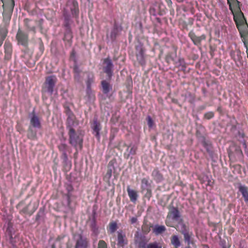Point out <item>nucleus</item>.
Returning <instances> with one entry per match:
<instances>
[{
	"mask_svg": "<svg viewBox=\"0 0 248 248\" xmlns=\"http://www.w3.org/2000/svg\"><path fill=\"white\" fill-rule=\"evenodd\" d=\"M31 123L32 125L35 127H41V123L38 117L35 114L34 111L32 112V116L31 120Z\"/></svg>",
	"mask_w": 248,
	"mask_h": 248,
	"instance_id": "nucleus-8",
	"label": "nucleus"
},
{
	"mask_svg": "<svg viewBox=\"0 0 248 248\" xmlns=\"http://www.w3.org/2000/svg\"><path fill=\"white\" fill-rule=\"evenodd\" d=\"M182 233L184 234L185 240L189 244L190 242V239H191L190 234H189V233L188 232H187L186 231L185 232H183Z\"/></svg>",
	"mask_w": 248,
	"mask_h": 248,
	"instance_id": "nucleus-20",
	"label": "nucleus"
},
{
	"mask_svg": "<svg viewBox=\"0 0 248 248\" xmlns=\"http://www.w3.org/2000/svg\"><path fill=\"white\" fill-rule=\"evenodd\" d=\"M145 244V243H140V247L144 248Z\"/></svg>",
	"mask_w": 248,
	"mask_h": 248,
	"instance_id": "nucleus-27",
	"label": "nucleus"
},
{
	"mask_svg": "<svg viewBox=\"0 0 248 248\" xmlns=\"http://www.w3.org/2000/svg\"><path fill=\"white\" fill-rule=\"evenodd\" d=\"M101 85L103 89V92L105 94L108 93L110 90L112 89V87L109 83L105 80L101 81Z\"/></svg>",
	"mask_w": 248,
	"mask_h": 248,
	"instance_id": "nucleus-9",
	"label": "nucleus"
},
{
	"mask_svg": "<svg viewBox=\"0 0 248 248\" xmlns=\"http://www.w3.org/2000/svg\"><path fill=\"white\" fill-rule=\"evenodd\" d=\"M171 242L176 248L180 246V242L178 237L177 235H173L171 238Z\"/></svg>",
	"mask_w": 248,
	"mask_h": 248,
	"instance_id": "nucleus-16",
	"label": "nucleus"
},
{
	"mask_svg": "<svg viewBox=\"0 0 248 248\" xmlns=\"http://www.w3.org/2000/svg\"><path fill=\"white\" fill-rule=\"evenodd\" d=\"M93 131L96 132V136L99 138V131L100 130V124L97 121V119L94 120L93 121Z\"/></svg>",
	"mask_w": 248,
	"mask_h": 248,
	"instance_id": "nucleus-12",
	"label": "nucleus"
},
{
	"mask_svg": "<svg viewBox=\"0 0 248 248\" xmlns=\"http://www.w3.org/2000/svg\"><path fill=\"white\" fill-rule=\"evenodd\" d=\"M170 214L172 216L173 219H177L180 217L179 210L176 207H172Z\"/></svg>",
	"mask_w": 248,
	"mask_h": 248,
	"instance_id": "nucleus-13",
	"label": "nucleus"
},
{
	"mask_svg": "<svg viewBox=\"0 0 248 248\" xmlns=\"http://www.w3.org/2000/svg\"><path fill=\"white\" fill-rule=\"evenodd\" d=\"M97 248H108L107 244L104 240H99L98 242Z\"/></svg>",
	"mask_w": 248,
	"mask_h": 248,
	"instance_id": "nucleus-18",
	"label": "nucleus"
},
{
	"mask_svg": "<svg viewBox=\"0 0 248 248\" xmlns=\"http://www.w3.org/2000/svg\"><path fill=\"white\" fill-rule=\"evenodd\" d=\"M127 192L130 200L133 202H135L138 197L137 192L128 187Z\"/></svg>",
	"mask_w": 248,
	"mask_h": 248,
	"instance_id": "nucleus-10",
	"label": "nucleus"
},
{
	"mask_svg": "<svg viewBox=\"0 0 248 248\" xmlns=\"http://www.w3.org/2000/svg\"><path fill=\"white\" fill-rule=\"evenodd\" d=\"M77 236L78 238L76 241L75 248H88L89 241L87 238L84 237L81 234H78Z\"/></svg>",
	"mask_w": 248,
	"mask_h": 248,
	"instance_id": "nucleus-3",
	"label": "nucleus"
},
{
	"mask_svg": "<svg viewBox=\"0 0 248 248\" xmlns=\"http://www.w3.org/2000/svg\"><path fill=\"white\" fill-rule=\"evenodd\" d=\"M234 20L235 22L237 28L239 29L241 26H245L246 21L242 12H240L234 16Z\"/></svg>",
	"mask_w": 248,
	"mask_h": 248,
	"instance_id": "nucleus-5",
	"label": "nucleus"
},
{
	"mask_svg": "<svg viewBox=\"0 0 248 248\" xmlns=\"http://www.w3.org/2000/svg\"><path fill=\"white\" fill-rule=\"evenodd\" d=\"M18 42L22 45H27L28 44V35L21 31H18L16 35Z\"/></svg>",
	"mask_w": 248,
	"mask_h": 248,
	"instance_id": "nucleus-6",
	"label": "nucleus"
},
{
	"mask_svg": "<svg viewBox=\"0 0 248 248\" xmlns=\"http://www.w3.org/2000/svg\"><path fill=\"white\" fill-rule=\"evenodd\" d=\"M247 54H248V52L247 51Z\"/></svg>",
	"mask_w": 248,
	"mask_h": 248,
	"instance_id": "nucleus-31",
	"label": "nucleus"
},
{
	"mask_svg": "<svg viewBox=\"0 0 248 248\" xmlns=\"http://www.w3.org/2000/svg\"><path fill=\"white\" fill-rule=\"evenodd\" d=\"M137 218L136 217H133L131 219V223H135L137 222Z\"/></svg>",
	"mask_w": 248,
	"mask_h": 248,
	"instance_id": "nucleus-24",
	"label": "nucleus"
},
{
	"mask_svg": "<svg viewBox=\"0 0 248 248\" xmlns=\"http://www.w3.org/2000/svg\"><path fill=\"white\" fill-rule=\"evenodd\" d=\"M56 79L53 76H49L46 78L45 84L47 88V91L50 93L53 92Z\"/></svg>",
	"mask_w": 248,
	"mask_h": 248,
	"instance_id": "nucleus-4",
	"label": "nucleus"
},
{
	"mask_svg": "<svg viewBox=\"0 0 248 248\" xmlns=\"http://www.w3.org/2000/svg\"><path fill=\"white\" fill-rule=\"evenodd\" d=\"M66 124L69 130V143L74 146H81L83 141L82 138L76 132L73 127L75 125H78L76 118L74 116H69L67 119Z\"/></svg>",
	"mask_w": 248,
	"mask_h": 248,
	"instance_id": "nucleus-1",
	"label": "nucleus"
},
{
	"mask_svg": "<svg viewBox=\"0 0 248 248\" xmlns=\"http://www.w3.org/2000/svg\"><path fill=\"white\" fill-rule=\"evenodd\" d=\"M163 248H165V247H164Z\"/></svg>",
	"mask_w": 248,
	"mask_h": 248,
	"instance_id": "nucleus-32",
	"label": "nucleus"
},
{
	"mask_svg": "<svg viewBox=\"0 0 248 248\" xmlns=\"http://www.w3.org/2000/svg\"><path fill=\"white\" fill-rule=\"evenodd\" d=\"M184 0H177L179 2H182Z\"/></svg>",
	"mask_w": 248,
	"mask_h": 248,
	"instance_id": "nucleus-30",
	"label": "nucleus"
},
{
	"mask_svg": "<svg viewBox=\"0 0 248 248\" xmlns=\"http://www.w3.org/2000/svg\"><path fill=\"white\" fill-rule=\"evenodd\" d=\"M74 70V71L76 73L79 72L78 66L77 65L75 66Z\"/></svg>",
	"mask_w": 248,
	"mask_h": 248,
	"instance_id": "nucleus-25",
	"label": "nucleus"
},
{
	"mask_svg": "<svg viewBox=\"0 0 248 248\" xmlns=\"http://www.w3.org/2000/svg\"><path fill=\"white\" fill-rule=\"evenodd\" d=\"M239 190L241 192L243 196L245 198L246 202H248V188L246 186H240L239 187Z\"/></svg>",
	"mask_w": 248,
	"mask_h": 248,
	"instance_id": "nucleus-11",
	"label": "nucleus"
},
{
	"mask_svg": "<svg viewBox=\"0 0 248 248\" xmlns=\"http://www.w3.org/2000/svg\"><path fill=\"white\" fill-rule=\"evenodd\" d=\"M118 234V245L123 247L124 245L127 244V240L125 238V235L122 231L117 232Z\"/></svg>",
	"mask_w": 248,
	"mask_h": 248,
	"instance_id": "nucleus-7",
	"label": "nucleus"
},
{
	"mask_svg": "<svg viewBox=\"0 0 248 248\" xmlns=\"http://www.w3.org/2000/svg\"><path fill=\"white\" fill-rule=\"evenodd\" d=\"M166 228L164 226H155L153 230V232L155 234L158 235L165 232Z\"/></svg>",
	"mask_w": 248,
	"mask_h": 248,
	"instance_id": "nucleus-14",
	"label": "nucleus"
},
{
	"mask_svg": "<svg viewBox=\"0 0 248 248\" xmlns=\"http://www.w3.org/2000/svg\"><path fill=\"white\" fill-rule=\"evenodd\" d=\"M214 115V114L212 112H208L205 114L204 115V118L206 119H210L213 117Z\"/></svg>",
	"mask_w": 248,
	"mask_h": 248,
	"instance_id": "nucleus-23",
	"label": "nucleus"
},
{
	"mask_svg": "<svg viewBox=\"0 0 248 248\" xmlns=\"http://www.w3.org/2000/svg\"><path fill=\"white\" fill-rule=\"evenodd\" d=\"M147 248H162V246L159 245L157 242H154L149 244Z\"/></svg>",
	"mask_w": 248,
	"mask_h": 248,
	"instance_id": "nucleus-19",
	"label": "nucleus"
},
{
	"mask_svg": "<svg viewBox=\"0 0 248 248\" xmlns=\"http://www.w3.org/2000/svg\"><path fill=\"white\" fill-rule=\"evenodd\" d=\"M191 39L195 45H199L201 44V39L199 37H196V36H193L191 37Z\"/></svg>",
	"mask_w": 248,
	"mask_h": 248,
	"instance_id": "nucleus-21",
	"label": "nucleus"
},
{
	"mask_svg": "<svg viewBox=\"0 0 248 248\" xmlns=\"http://www.w3.org/2000/svg\"><path fill=\"white\" fill-rule=\"evenodd\" d=\"M2 43H3V40H0V46H1V45L2 44Z\"/></svg>",
	"mask_w": 248,
	"mask_h": 248,
	"instance_id": "nucleus-28",
	"label": "nucleus"
},
{
	"mask_svg": "<svg viewBox=\"0 0 248 248\" xmlns=\"http://www.w3.org/2000/svg\"><path fill=\"white\" fill-rule=\"evenodd\" d=\"M3 2V6L8 7L10 9H13L15 5L14 0H1Z\"/></svg>",
	"mask_w": 248,
	"mask_h": 248,
	"instance_id": "nucleus-15",
	"label": "nucleus"
},
{
	"mask_svg": "<svg viewBox=\"0 0 248 248\" xmlns=\"http://www.w3.org/2000/svg\"><path fill=\"white\" fill-rule=\"evenodd\" d=\"M147 122H148V126L150 127H152L154 125V121L152 119L151 117L150 116H148L147 117Z\"/></svg>",
	"mask_w": 248,
	"mask_h": 248,
	"instance_id": "nucleus-22",
	"label": "nucleus"
},
{
	"mask_svg": "<svg viewBox=\"0 0 248 248\" xmlns=\"http://www.w3.org/2000/svg\"><path fill=\"white\" fill-rule=\"evenodd\" d=\"M109 228L111 233L114 232L118 228L117 223L115 222H110L109 224Z\"/></svg>",
	"mask_w": 248,
	"mask_h": 248,
	"instance_id": "nucleus-17",
	"label": "nucleus"
},
{
	"mask_svg": "<svg viewBox=\"0 0 248 248\" xmlns=\"http://www.w3.org/2000/svg\"><path fill=\"white\" fill-rule=\"evenodd\" d=\"M140 54L141 56L143 57L144 56V50L142 48L140 49Z\"/></svg>",
	"mask_w": 248,
	"mask_h": 248,
	"instance_id": "nucleus-26",
	"label": "nucleus"
},
{
	"mask_svg": "<svg viewBox=\"0 0 248 248\" xmlns=\"http://www.w3.org/2000/svg\"><path fill=\"white\" fill-rule=\"evenodd\" d=\"M103 64L104 65L103 67L104 71L108 75V79L110 80L112 76V69L113 67L111 59L109 58L104 59Z\"/></svg>",
	"mask_w": 248,
	"mask_h": 248,
	"instance_id": "nucleus-2",
	"label": "nucleus"
},
{
	"mask_svg": "<svg viewBox=\"0 0 248 248\" xmlns=\"http://www.w3.org/2000/svg\"><path fill=\"white\" fill-rule=\"evenodd\" d=\"M95 230L97 231V228H95V227H94V228L93 229V231L94 232Z\"/></svg>",
	"mask_w": 248,
	"mask_h": 248,
	"instance_id": "nucleus-29",
	"label": "nucleus"
}]
</instances>
